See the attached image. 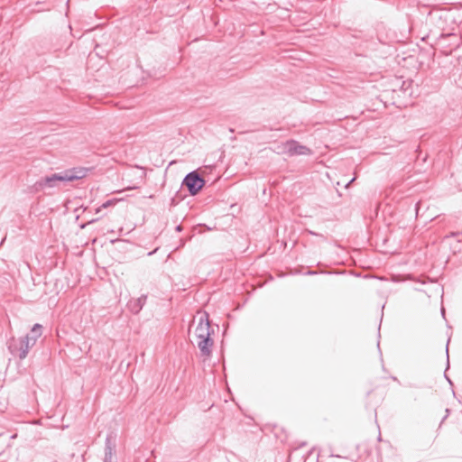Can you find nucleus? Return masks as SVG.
Wrapping results in <instances>:
<instances>
[{
	"mask_svg": "<svg viewBox=\"0 0 462 462\" xmlns=\"http://www.w3.org/2000/svg\"><path fill=\"white\" fill-rule=\"evenodd\" d=\"M116 453V445L111 440V436H106L105 447L104 462H113V457Z\"/></svg>",
	"mask_w": 462,
	"mask_h": 462,
	"instance_id": "nucleus-9",
	"label": "nucleus"
},
{
	"mask_svg": "<svg viewBox=\"0 0 462 462\" xmlns=\"http://www.w3.org/2000/svg\"><path fill=\"white\" fill-rule=\"evenodd\" d=\"M450 339L448 340L447 346H446V353H447V369L449 367V356H448V343Z\"/></svg>",
	"mask_w": 462,
	"mask_h": 462,
	"instance_id": "nucleus-12",
	"label": "nucleus"
},
{
	"mask_svg": "<svg viewBox=\"0 0 462 462\" xmlns=\"http://www.w3.org/2000/svg\"><path fill=\"white\" fill-rule=\"evenodd\" d=\"M356 180V178H353L352 180H350L346 184V188H348L350 186V184Z\"/></svg>",
	"mask_w": 462,
	"mask_h": 462,
	"instance_id": "nucleus-17",
	"label": "nucleus"
},
{
	"mask_svg": "<svg viewBox=\"0 0 462 462\" xmlns=\"http://www.w3.org/2000/svg\"><path fill=\"white\" fill-rule=\"evenodd\" d=\"M446 413H447V414H446V416L443 418V420H446V419H447V417L448 416V414H449V409H446Z\"/></svg>",
	"mask_w": 462,
	"mask_h": 462,
	"instance_id": "nucleus-19",
	"label": "nucleus"
},
{
	"mask_svg": "<svg viewBox=\"0 0 462 462\" xmlns=\"http://www.w3.org/2000/svg\"><path fill=\"white\" fill-rule=\"evenodd\" d=\"M441 314H442L443 317H445V310H444V308H441Z\"/></svg>",
	"mask_w": 462,
	"mask_h": 462,
	"instance_id": "nucleus-21",
	"label": "nucleus"
},
{
	"mask_svg": "<svg viewBox=\"0 0 462 462\" xmlns=\"http://www.w3.org/2000/svg\"><path fill=\"white\" fill-rule=\"evenodd\" d=\"M176 231L177 232H181L182 231V226L181 225H178L176 227H175Z\"/></svg>",
	"mask_w": 462,
	"mask_h": 462,
	"instance_id": "nucleus-16",
	"label": "nucleus"
},
{
	"mask_svg": "<svg viewBox=\"0 0 462 462\" xmlns=\"http://www.w3.org/2000/svg\"><path fill=\"white\" fill-rule=\"evenodd\" d=\"M147 294H142L139 298L131 299L127 302V309L134 315L138 314L143 308L147 300Z\"/></svg>",
	"mask_w": 462,
	"mask_h": 462,
	"instance_id": "nucleus-7",
	"label": "nucleus"
},
{
	"mask_svg": "<svg viewBox=\"0 0 462 462\" xmlns=\"http://www.w3.org/2000/svg\"><path fill=\"white\" fill-rule=\"evenodd\" d=\"M445 378L447 379V381L448 382V383L450 385H452V381L448 377V375L445 374Z\"/></svg>",
	"mask_w": 462,
	"mask_h": 462,
	"instance_id": "nucleus-18",
	"label": "nucleus"
},
{
	"mask_svg": "<svg viewBox=\"0 0 462 462\" xmlns=\"http://www.w3.org/2000/svg\"><path fill=\"white\" fill-rule=\"evenodd\" d=\"M116 199H108V200H106V202H104V203L101 205V207H100V208H98L97 209V213H98V212L100 211V209H101V208H108V207H110V206H112V205H115V204H116Z\"/></svg>",
	"mask_w": 462,
	"mask_h": 462,
	"instance_id": "nucleus-11",
	"label": "nucleus"
},
{
	"mask_svg": "<svg viewBox=\"0 0 462 462\" xmlns=\"http://www.w3.org/2000/svg\"><path fill=\"white\" fill-rule=\"evenodd\" d=\"M198 339V347L200 350L201 355L204 356H209L212 352V346L214 343L211 337L207 335V337Z\"/></svg>",
	"mask_w": 462,
	"mask_h": 462,
	"instance_id": "nucleus-8",
	"label": "nucleus"
},
{
	"mask_svg": "<svg viewBox=\"0 0 462 462\" xmlns=\"http://www.w3.org/2000/svg\"><path fill=\"white\" fill-rule=\"evenodd\" d=\"M460 234H462V231L461 232H450L448 235L446 236V237H456V236H459Z\"/></svg>",
	"mask_w": 462,
	"mask_h": 462,
	"instance_id": "nucleus-13",
	"label": "nucleus"
},
{
	"mask_svg": "<svg viewBox=\"0 0 462 462\" xmlns=\"http://www.w3.org/2000/svg\"><path fill=\"white\" fill-rule=\"evenodd\" d=\"M205 180L196 171L189 172L182 180V185L185 186L191 196L197 195L205 186Z\"/></svg>",
	"mask_w": 462,
	"mask_h": 462,
	"instance_id": "nucleus-2",
	"label": "nucleus"
},
{
	"mask_svg": "<svg viewBox=\"0 0 462 462\" xmlns=\"http://www.w3.org/2000/svg\"><path fill=\"white\" fill-rule=\"evenodd\" d=\"M158 250V248L154 249L153 251L148 253V255H152L156 251Z\"/></svg>",
	"mask_w": 462,
	"mask_h": 462,
	"instance_id": "nucleus-20",
	"label": "nucleus"
},
{
	"mask_svg": "<svg viewBox=\"0 0 462 462\" xmlns=\"http://www.w3.org/2000/svg\"><path fill=\"white\" fill-rule=\"evenodd\" d=\"M195 332L198 338L207 337V333L208 336L211 337L213 330L210 327L209 315L208 312H203L200 315Z\"/></svg>",
	"mask_w": 462,
	"mask_h": 462,
	"instance_id": "nucleus-5",
	"label": "nucleus"
},
{
	"mask_svg": "<svg viewBox=\"0 0 462 462\" xmlns=\"http://www.w3.org/2000/svg\"><path fill=\"white\" fill-rule=\"evenodd\" d=\"M318 274V272L316 271H311V270H309L305 273V275H316Z\"/></svg>",
	"mask_w": 462,
	"mask_h": 462,
	"instance_id": "nucleus-14",
	"label": "nucleus"
},
{
	"mask_svg": "<svg viewBox=\"0 0 462 462\" xmlns=\"http://www.w3.org/2000/svg\"><path fill=\"white\" fill-rule=\"evenodd\" d=\"M66 181L65 175L63 172L53 173L49 176H45L38 180L31 188L32 192H39L46 188H55L59 182Z\"/></svg>",
	"mask_w": 462,
	"mask_h": 462,
	"instance_id": "nucleus-3",
	"label": "nucleus"
},
{
	"mask_svg": "<svg viewBox=\"0 0 462 462\" xmlns=\"http://www.w3.org/2000/svg\"><path fill=\"white\" fill-rule=\"evenodd\" d=\"M88 171V168L79 167L69 169L62 172L65 175L66 181H73L86 177Z\"/></svg>",
	"mask_w": 462,
	"mask_h": 462,
	"instance_id": "nucleus-6",
	"label": "nucleus"
},
{
	"mask_svg": "<svg viewBox=\"0 0 462 462\" xmlns=\"http://www.w3.org/2000/svg\"><path fill=\"white\" fill-rule=\"evenodd\" d=\"M308 233H309L310 235H311V236H323L322 235L318 234V233H316V232H314V231H311V230H308Z\"/></svg>",
	"mask_w": 462,
	"mask_h": 462,
	"instance_id": "nucleus-15",
	"label": "nucleus"
},
{
	"mask_svg": "<svg viewBox=\"0 0 462 462\" xmlns=\"http://www.w3.org/2000/svg\"><path fill=\"white\" fill-rule=\"evenodd\" d=\"M42 327L40 324H34L31 329L30 334H27L25 337H28L29 340L32 341L36 344L37 339L42 336Z\"/></svg>",
	"mask_w": 462,
	"mask_h": 462,
	"instance_id": "nucleus-10",
	"label": "nucleus"
},
{
	"mask_svg": "<svg viewBox=\"0 0 462 462\" xmlns=\"http://www.w3.org/2000/svg\"><path fill=\"white\" fill-rule=\"evenodd\" d=\"M34 345L32 341L29 340L28 337H12L8 342V349L14 356L23 360L27 356L29 350Z\"/></svg>",
	"mask_w": 462,
	"mask_h": 462,
	"instance_id": "nucleus-1",
	"label": "nucleus"
},
{
	"mask_svg": "<svg viewBox=\"0 0 462 462\" xmlns=\"http://www.w3.org/2000/svg\"><path fill=\"white\" fill-rule=\"evenodd\" d=\"M284 152L289 156L295 155H310L312 153L311 150L300 144L299 142L295 140H289L283 144Z\"/></svg>",
	"mask_w": 462,
	"mask_h": 462,
	"instance_id": "nucleus-4",
	"label": "nucleus"
},
{
	"mask_svg": "<svg viewBox=\"0 0 462 462\" xmlns=\"http://www.w3.org/2000/svg\"><path fill=\"white\" fill-rule=\"evenodd\" d=\"M392 379L397 381V378L395 376H393Z\"/></svg>",
	"mask_w": 462,
	"mask_h": 462,
	"instance_id": "nucleus-22",
	"label": "nucleus"
}]
</instances>
